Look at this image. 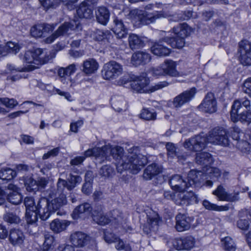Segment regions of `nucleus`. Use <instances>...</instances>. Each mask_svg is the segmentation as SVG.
<instances>
[{"instance_id":"obj_25","label":"nucleus","mask_w":251,"mask_h":251,"mask_svg":"<svg viewBox=\"0 0 251 251\" xmlns=\"http://www.w3.org/2000/svg\"><path fill=\"white\" fill-rule=\"evenodd\" d=\"M70 240L74 247L81 248L87 244L88 237L85 234L77 231L70 235Z\"/></svg>"},{"instance_id":"obj_50","label":"nucleus","mask_w":251,"mask_h":251,"mask_svg":"<svg viewBox=\"0 0 251 251\" xmlns=\"http://www.w3.org/2000/svg\"><path fill=\"white\" fill-rule=\"evenodd\" d=\"M31 35L34 37H41L44 34L43 26L41 24L36 25L30 29Z\"/></svg>"},{"instance_id":"obj_15","label":"nucleus","mask_w":251,"mask_h":251,"mask_svg":"<svg viewBox=\"0 0 251 251\" xmlns=\"http://www.w3.org/2000/svg\"><path fill=\"white\" fill-rule=\"evenodd\" d=\"M93 9L92 1L85 0L79 4L76 14L80 18L91 19L93 17Z\"/></svg>"},{"instance_id":"obj_36","label":"nucleus","mask_w":251,"mask_h":251,"mask_svg":"<svg viewBox=\"0 0 251 251\" xmlns=\"http://www.w3.org/2000/svg\"><path fill=\"white\" fill-rule=\"evenodd\" d=\"M69 225L68 221L55 219L50 224V228L54 232L58 233L64 230Z\"/></svg>"},{"instance_id":"obj_23","label":"nucleus","mask_w":251,"mask_h":251,"mask_svg":"<svg viewBox=\"0 0 251 251\" xmlns=\"http://www.w3.org/2000/svg\"><path fill=\"white\" fill-rule=\"evenodd\" d=\"M169 183L172 189L176 191H184L189 188L187 182L179 175L173 176L170 179Z\"/></svg>"},{"instance_id":"obj_62","label":"nucleus","mask_w":251,"mask_h":251,"mask_svg":"<svg viewBox=\"0 0 251 251\" xmlns=\"http://www.w3.org/2000/svg\"><path fill=\"white\" fill-rule=\"evenodd\" d=\"M41 56V59H40V66L42 64H44L48 63L50 60L54 57L55 55L53 53H50L49 54H46L44 57Z\"/></svg>"},{"instance_id":"obj_4","label":"nucleus","mask_w":251,"mask_h":251,"mask_svg":"<svg viewBox=\"0 0 251 251\" xmlns=\"http://www.w3.org/2000/svg\"><path fill=\"white\" fill-rule=\"evenodd\" d=\"M81 181L82 178L80 176L73 175L72 174H70L67 180L59 178L56 183V188L51 187L48 190L49 196L51 198L56 197L57 195L66 197L64 193L65 188H66L69 191H71L75 187L77 183H80Z\"/></svg>"},{"instance_id":"obj_35","label":"nucleus","mask_w":251,"mask_h":251,"mask_svg":"<svg viewBox=\"0 0 251 251\" xmlns=\"http://www.w3.org/2000/svg\"><path fill=\"white\" fill-rule=\"evenodd\" d=\"M128 39L129 46L131 50L138 49L144 47L145 45L143 38L137 34H130Z\"/></svg>"},{"instance_id":"obj_60","label":"nucleus","mask_w":251,"mask_h":251,"mask_svg":"<svg viewBox=\"0 0 251 251\" xmlns=\"http://www.w3.org/2000/svg\"><path fill=\"white\" fill-rule=\"evenodd\" d=\"M237 147L242 151H246L249 149V143L243 140L238 141L236 144Z\"/></svg>"},{"instance_id":"obj_48","label":"nucleus","mask_w":251,"mask_h":251,"mask_svg":"<svg viewBox=\"0 0 251 251\" xmlns=\"http://www.w3.org/2000/svg\"><path fill=\"white\" fill-rule=\"evenodd\" d=\"M140 119L146 120H154L156 119V113L151 111H142L139 115Z\"/></svg>"},{"instance_id":"obj_54","label":"nucleus","mask_w":251,"mask_h":251,"mask_svg":"<svg viewBox=\"0 0 251 251\" xmlns=\"http://www.w3.org/2000/svg\"><path fill=\"white\" fill-rule=\"evenodd\" d=\"M118 237L113 233L106 230L104 231L103 238L105 241L108 243H116Z\"/></svg>"},{"instance_id":"obj_18","label":"nucleus","mask_w":251,"mask_h":251,"mask_svg":"<svg viewBox=\"0 0 251 251\" xmlns=\"http://www.w3.org/2000/svg\"><path fill=\"white\" fill-rule=\"evenodd\" d=\"M213 194L220 201L233 202L239 199L238 192L234 194H228L222 185H219L217 189L213 192Z\"/></svg>"},{"instance_id":"obj_24","label":"nucleus","mask_w":251,"mask_h":251,"mask_svg":"<svg viewBox=\"0 0 251 251\" xmlns=\"http://www.w3.org/2000/svg\"><path fill=\"white\" fill-rule=\"evenodd\" d=\"M92 35L94 39L104 44L113 43L112 42L113 36L111 32L108 30L96 29L93 32Z\"/></svg>"},{"instance_id":"obj_13","label":"nucleus","mask_w":251,"mask_h":251,"mask_svg":"<svg viewBox=\"0 0 251 251\" xmlns=\"http://www.w3.org/2000/svg\"><path fill=\"white\" fill-rule=\"evenodd\" d=\"M196 92V89L195 88H192L176 96L173 101L174 107L180 108L183 105L189 102L194 98Z\"/></svg>"},{"instance_id":"obj_51","label":"nucleus","mask_w":251,"mask_h":251,"mask_svg":"<svg viewBox=\"0 0 251 251\" xmlns=\"http://www.w3.org/2000/svg\"><path fill=\"white\" fill-rule=\"evenodd\" d=\"M38 213L35 210L26 211L25 217L28 224H32L37 220Z\"/></svg>"},{"instance_id":"obj_47","label":"nucleus","mask_w":251,"mask_h":251,"mask_svg":"<svg viewBox=\"0 0 251 251\" xmlns=\"http://www.w3.org/2000/svg\"><path fill=\"white\" fill-rule=\"evenodd\" d=\"M250 107V101L248 100L241 101L240 100H236L234 101L231 110H239L241 108H245L248 109Z\"/></svg>"},{"instance_id":"obj_20","label":"nucleus","mask_w":251,"mask_h":251,"mask_svg":"<svg viewBox=\"0 0 251 251\" xmlns=\"http://www.w3.org/2000/svg\"><path fill=\"white\" fill-rule=\"evenodd\" d=\"M151 59V55L147 52L138 51L134 52L131 57L130 63L134 66L144 65Z\"/></svg>"},{"instance_id":"obj_56","label":"nucleus","mask_w":251,"mask_h":251,"mask_svg":"<svg viewBox=\"0 0 251 251\" xmlns=\"http://www.w3.org/2000/svg\"><path fill=\"white\" fill-rule=\"evenodd\" d=\"M26 189L29 192L33 191L37 189V181L33 179H29L25 183Z\"/></svg>"},{"instance_id":"obj_33","label":"nucleus","mask_w":251,"mask_h":251,"mask_svg":"<svg viewBox=\"0 0 251 251\" xmlns=\"http://www.w3.org/2000/svg\"><path fill=\"white\" fill-rule=\"evenodd\" d=\"M82 72L87 75L95 73L99 67L98 63L94 59H88L82 64Z\"/></svg>"},{"instance_id":"obj_5","label":"nucleus","mask_w":251,"mask_h":251,"mask_svg":"<svg viewBox=\"0 0 251 251\" xmlns=\"http://www.w3.org/2000/svg\"><path fill=\"white\" fill-rule=\"evenodd\" d=\"M149 80L146 77L140 76L136 77L130 82V86L132 90L139 93H150L161 89L168 85L166 81L159 82L153 86L148 87Z\"/></svg>"},{"instance_id":"obj_1","label":"nucleus","mask_w":251,"mask_h":251,"mask_svg":"<svg viewBox=\"0 0 251 251\" xmlns=\"http://www.w3.org/2000/svg\"><path fill=\"white\" fill-rule=\"evenodd\" d=\"M109 152L117 161L116 168L120 173L129 170L132 174H137L148 162L147 157L140 153L137 146H133L125 151L120 146L110 145Z\"/></svg>"},{"instance_id":"obj_39","label":"nucleus","mask_w":251,"mask_h":251,"mask_svg":"<svg viewBox=\"0 0 251 251\" xmlns=\"http://www.w3.org/2000/svg\"><path fill=\"white\" fill-rule=\"evenodd\" d=\"M92 208L90 204L84 203L77 206L73 212V214L76 218L80 217L81 214H89L92 211Z\"/></svg>"},{"instance_id":"obj_7","label":"nucleus","mask_w":251,"mask_h":251,"mask_svg":"<svg viewBox=\"0 0 251 251\" xmlns=\"http://www.w3.org/2000/svg\"><path fill=\"white\" fill-rule=\"evenodd\" d=\"M75 29H81V26L77 21H73L70 22H65L60 25L57 29L51 35L44 39L46 44H51L58 37L69 34L70 31Z\"/></svg>"},{"instance_id":"obj_61","label":"nucleus","mask_w":251,"mask_h":251,"mask_svg":"<svg viewBox=\"0 0 251 251\" xmlns=\"http://www.w3.org/2000/svg\"><path fill=\"white\" fill-rule=\"evenodd\" d=\"M243 91L251 97V78L247 79L243 87Z\"/></svg>"},{"instance_id":"obj_58","label":"nucleus","mask_w":251,"mask_h":251,"mask_svg":"<svg viewBox=\"0 0 251 251\" xmlns=\"http://www.w3.org/2000/svg\"><path fill=\"white\" fill-rule=\"evenodd\" d=\"M53 91L55 94H57L62 97H64L65 99L69 101H72L73 100L72 96L69 92L61 91L56 88H53Z\"/></svg>"},{"instance_id":"obj_32","label":"nucleus","mask_w":251,"mask_h":251,"mask_svg":"<svg viewBox=\"0 0 251 251\" xmlns=\"http://www.w3.org/2000/svg\"><path fill=\"white\" fill-rule=\"evenodd\" d=\"M176 63L172 60L167 59L162 64V67L166 75L171 76L178 75V72L176 69Z\"/></svg>"},{"instance_id":"obj_21","label":"nucleus","mask_w":251,"mask_h":251,"mask_svg":"<svg viewBox=\"0 0 251 251\" xmlns=\"http://www.w3.org/2000/svg\"><path fill=\"white\" fill-rule=\"evenodd\" d=\"M7 191L5 192L7 194V200L11 203L17 205L22 201V197L19 192V189L13 184H9L7 186Z\"/></svg>"},{"instance_id":"obj_27","label":"nucleus","mask_w":251,"mask_h":251,"mask_svg":"<svg viewBox=\"0 0 251 251\" xmlns=\"http://www.w3.org/2000/svg\"><path fill=\"white\" fill-rule=\"evenodd\" d=\"M162 170V167L153 163L148 165L144 171L143 177L146 180H150L160 174Z\"/></svg>"},{"instance_id":"obj_38","label":"nucleus","mask_w":251,"mask_h":251,"mask_svg":"<svg viewBox=\"0 0 251 251\" xmlns=\"http://www.w3.org/2000/svg\"><path fill=\"white\" fill-rule=\"evenodd\" d=\"M93 220L98 224L100 225H105L108 224L111 220L109 217H107L101 211H95L93 214Z\"/></svg>"},{"instance_id":"obj_2","label":"nucleus","mask_w":251,"mask_h":251,"mask_svg":"<svg viewBox=\"0 0 251 251\" xmlns=\"http://www.w3.org/2000/svg\"><path fill=\"white\" fill-rule=\"evenodd\" d=\"M189 27L186 24H179L173 29V32L162 31L160 35L163 37L159 42L155 43L151 48V51L154 55L159 56L168 55L171 50L162 44L165 42L172 47L181 49L185 45L184 38L189 34Z\"/></svg>"},{"instance_id":"obj_12","label":"nucleus","mask_w":251,"mask_h":251,"mask_svg":"<svg viewBox=\"0 0 251 251\" xmlns=\"http://www.w3.org/2000/svg\"><path fill=\"white\" fill-rule=\"evenodd\" d=\"M239 59L243 65H251V44L247 40L239 43Z\"/></svg>"},{"instance_id":"obj_11","label":"nucleus","mask_w":251,"mask_h":251,"mask_svg":"<svg viewBox=\"0 0 251 251\" xmlns=\"http://www.w3.org/2000/svg\"><path fill=\"white\" fill-rule=\"evenodd\" d=\"M207 142V137L200 134L186 140L184 147L190 151H200L205 148Z\"/></svg>"},{"instance_id":"obj_10","label":"nucleus","mask_w":251,"mask_h":251,"mask_svg":"<svg viewBox=\"0 0 251 251\" xmlns=\"http://www.w3.org/2000/svg\"><path fill=\"white\" fill-rule=\"evenodd\" d=\"M123 72L122 66L114 61H110L103 66L101 72L102 77L105 79L115 78Z\"/></svg>"},{"instance_id":"obj_57","label":"nucleus","mask_w":251,"mask_h":251,"mask_svg":"<svg viewBox=\"0 0 251 251\" xmlns=\"http://www.w3.org/2000/svg\"><path fill=\"white\" fill-rule=\"evenodd\" d=\"M207 174H209L211 178H218L221 175V171L216 168H209L207 170Z\"/></svg>"},{"instance_id":"obj_63","label":"nucleus","mask_w":251,"mask_h":251,"mask_svg":"<svg viewBox=\"0 0 251 251\" xmlns=\"http://www.w3.org/2000/svg\"><path fill=\"white\" fill-rule=\"evenodd\" d=\"M243 133L240 132V129L237 127H234L233 128V132L232 133V137L233 139L237 140V142L240 140V137Z\"/></svg>"},{"instance_id":"obj_26","label":"nucleus","mask_w":251,"mask_h":251,"mask_svg":"<svg viewBox=\"0 0 251 251\" xmlns=\"http://www.w3.org/2000/svg\"><path fill=\"white\" fill-rule=\"evenodd\" d=\"M199 107L207 110L217 109V101L214 94L212 92L207 93Z\"/></svg>"},{"instance_id":"obj_6","label":"nucleus","mask_w":251,"mask_h":251,"mask_svg":"<svg viewBox=\"0 0 251 251\" xmlns=\"http://www.w3.org/2000/svg\"><path fill=\"white\" fill-rule=\"evenodd\" d=\"M164 17L163 14L157 13L155 14L148 13L147 12L138 9L131 10L128 14L130 19L136 27H140L142 25H148L155 22L156 19Z\"/></svg>"},{"instance_id":"obj_22","label":"nucleus","mask_w":251,"mask_h":251,"mask_svg":"<svg viewBox=\"0 0 251 251\" xmlns=\"http://www.w3.org/2000/svg\"><path fill=\"white\" fill-rule=\"evenodd\" d=\"M205 176L201 172L191 170L188 174L187 184L189 187L194 186L199 187L203 183V177Z\"/></svg>"},{"instance_id":"obj_46","label":"nucleus","mask_w":251,"mask_h":251,"mask_svg":"<svg viewBox=\"0 0 251 251\" xmlns=\"http://www.w3.org/2000/svg\"><path fill=\"white\" fill-rule=\"evenodd\" d=\"M223 248L226 251H235L236 247L232 240L229 237H226L222 240Z\"/></svg>"},{"instance_id":"obj_9","label":"nucleus","mask_w":251,"mask_h":251,"mask_svg":"<svg viewBox=\"0 0 251 251\" xmlns=\"http://www.w3.org/2000/svg\"><path fill=\"white\" fill-rule=\"evenodd\" d=\"M207 137L208 142L226 146L229 144L227 132L222 127H216L209 132Z\"/></svg>"},{"instance_id":"obj_3","label":"nucleus","mask_w":251,"mask_h":251,"mask_svg":"<svg viewBox=\"0 0 251 251\" xmlns=\"http://www.w3.org/2000/svg\"><path fill=\"white\" fill-rule=\"evenodd\" d=\"M47 193L49 195L48 191ZM52 198H54L50 201L44 198H41L36 205V211L42 220H47L52 213L67 203V197L63 195H57L56 197H51Z\"/></svg>"},{"instance_id":"obj_16","label":"nucleus","mask_w":251,"mask_h":251,"mask_svg":"<svg viewBox=\"0 0 251 251\" xmlns=\"http://www.w3.org/2000/svg\"><path fill=\"white\" fill-rule=\"evenodd\" d=\"M181 191L177 194L175 200L176 203L177 205H189L193 203H197L198 200L197 196L191 191L188 192Z\"/></svg>"},{"instance_id":"obj_49","label":"nucleus","mask_w":251,"mask_h":251,"mask_svg":"<svg viewBox=\"0 0 251 251\" xmlns=\"http://www.w3.org/2000/svg\"><path fill=\"white\" fill-rule=\"evenodd\" d=\"M0 103L5 106L8 108H14L18 104V102L14 99L8 98H0Z\"/></svg>"},{"instance_id":"obj_28","label":"nucleus","mask_w":251,"mask_h":251,"mask_svg":"<svg viewBox=\"0 0 251 251\" xmlns=\"http://www.w3.org/2000/svg\"><path fill=\"white\" fill-rule=\"evenodd\" d=\"M95 15L97 21L99 23L103 25L107 24L110 16V12L107 7L103 6L97 7Z\"/></svg>"},{"instance_id":"obj_37","label":"nucleus","mask_w":251,"mask_h":251,"mask_svg":"<svg viewBox=\"0 0 251 251\" xmlns=\"http://www.w3.org/2000/svg\"><path fill=\"white\" fill-rule=\"evenodd\" d=\"M196 161L198 164L207 166L210 164L213 160L210 153L203 152L197 154Z\"/></svg>"},{"instance_id":"obj_44","label":"nucleus","mask_w":251,"mask_h":251,"mask_svg":"<svg viewBox=\"0 0 251 251\" xmlns=\"http://www.w3.org/2000/svg\"><path fill=\"white\" fill-rule=\"evenodd\" d=\"M202 204L205 209L209 210L222 211L228 210V207L227 206H218L215 204L211 203L207 200L203 201Z\"/></svg>"},{"instance_id":"obj_43","label":"nucleus","mask_w":251,"mask_h":251,"mask_svg":"<svg viewBox=\"0 0 251 251\" xmlns=\"http://www.w3.org/2000/svg\"><path fill=\"white\" fill-rule=\"evenodd\" d=\"M16 176V173L9 168H4L0 170V178L3 180H9Z\"/></svg>"},{"instance_id":"obj_29","label":"nucleus","mask_w":251,"mask_h":251,"mask_svg":"<svg viewBox=\"0 0 251 251\" xmlns=\"http://www.w3.org/2000/svg\"><path fill=\"white\" fill-rule=\"evenodd\" d=\"M9 241L14 246H20L25 240L23 232L18 229H12L9 235Z\"/></svg>"},{"instance_id":"obj_34","label":"nucleus","mask_w":251,"mask_h":251,"mask_svg":"<svg viewBox=\"0 0 251 251\" xmlns=\"http://www.w3.org/2000/svg\"><path fill=\"white\" fill-rule=\"evenodd\" d=\"M115 24L113 30L118 38H123L126 36L127 31V29L121 20L115 18L114 20Z\"/></svg>"},{"instance_id":"obj_52","label":"nucleus","mask_w":251,"mask_h":251,"mask_svg":"<svg viewBox=\"0 0 251 251\" xmlns=\"http://www.w3.org/2000/svg\"><path fill=\"white\" fill-rule=\"evenodd\" d=\"M166 148L167 151V154L170 157H174L177 154V148L172 143H167L166 145Z\"/></svg>"},{"instance_id":"obj_14","label":"nucleus","mask_w":251,"mask_h":251,"mask_svg":"<svg viewBox=\"0 0 251 251\" xmlns=\"http://www.w3.org/2000/svg\"><path fill=\"white\" fill-rule=\"evenodd\" d=\"M76 70V65L75 64L69 65L66 68H61L58 70V75L60 77V81L64 84L71 83L72 86L74 83L71 75L75 73Z\"/></svg>"},{"instance_id":"obj_17","label":"nucleus","mask_w":251,"mask_h":251,"mask_svg":"<svg viewBox=\"0 0 251 251\" xmlns=\"http://www.w3.org/2000/svg\"><path fill=\"white\" fill-rule=\"evenodd\" d=\"M195 244V239L191 236L176 239L173 243L174 248L177 250L189 251L194 248Z\"/></svg>"},{"instance_id":"obj_53","label":"nucleus","mask_w":251,"mask_h":251,"mask_svg":"<svg viewBox=\"0 0 251 251\" xmlns=\"http://www.w3.org/2000/svg\"><path fill=\"white\" fill-rule=\"evenodd\" d=\"M24 204L26 207V211H31L36 210V205L32 197H26L24 200Z\"/></svg>"},{"instance_id":"obj_19","label":"nucleus","mask_w":251,"mask_h":251,"mask_svg":"<svg viewBox=\"0 0 251 251\" xmlns=\"http://www.w3.org/2000/svg\"><path fill=\"white\" fill-rule=\"evenodd\" d=\"M192 219L185 214H178L176 217L175 228L178 232L188 230L191 227Z\"/></svg>"},{"instance_id":"obj_42","label":"nucleus","mask_w":251,"mask_h":251,"mask_svg":"<svg viewBox=\"0 0 251 251\" xmlns=\"http://www.w3.org/2000/svg\"><path fill=\"white\" fill-rule=\"evenodd\" d=\"M114 169L109 165H104L101 167L99 174L101 177L106 178L112 177L114 175Z\"/></svg>"},{"instance_id":"obj_30","label":"nucleus","mask_w":251,"mask_h":251,"mask_svg":"<svg viewBox=\"0 0 251 251\" xmlns=\"http://www.w3.org/2000/svg\"><path fill=\"white\" fill-rule=\"evenodd\" d=\"M231 120L233 122H251V111H231Z\"/></svg>"},{"instance_id":"obj_40","label":"nucleus","mask_w":251,"mask_h":251,"mask_svg":"<svg viewBox=\"0 0 251 251\" xmlns=\"http://www.w3.org/2000/svg\"><path fill=\"white\" fill-rule=\"evenodd\" d=\"M2 48L3 52H5L4 56L6 55L8 53L16 54L21 49V47L18 44L12 42H7L5 46H2Z\"/></svg>"},{"instance_id":"obj_45","label":"nucleus","mask_w":251,"mask_h":251,"mask_svg":"<svg viewBox=\"0 0 251 251\" xmlns=\"http://www.w3.org/2000/svg\"><path fill=\"white\" fill-rule=\"evenodd\" d=\"M3 218L5 222L10 224H18L21 222L19 216L13 212L6 213Z\"/></svg>"},{"instance_id":"obj_8","label":"nucleus","mask_w":251,"mask_h":251,"mask_svg":"<svg viewBox=\"0 0 251 251\" xmlns=\"http://www.w3.org/2000/svg\"><path fill=\"white\" fill-rule=\"evenodd\" d=\"M43 50L40 49L28 50L25 53L23 59L26 63L30 64L25 67L26 71H32L39 68L40 59Z\"/></svg>"},{"instance_id":"obj_31","label":"nucleus","mask_w":251,"mask_h":251,"mask_svg":"<svg viewBox=\"0 0 251 251\" xmlns=\"http://www.w3.org/2000/svg\"><path fill=\"white\" fill-rule=\"evenodd\" d=\"M160 218L157 213L154 211L150 212L147 215V221L146 226L143 227V230L146 234H149L151 230V227L156 226L160 221Z\"/></svg>"},{"instance_id":"obj_64","label":"nucleus","mask_w":251,"mask_h":251,"mask_svg":"<svg viewBox=\"0 0 251 251\" xmlns=\"http://www.w3.org/2000/svg\"><path fill=\"white\" fill-rule=\"evenodd\" d=\"M92 188V183L85 182L82 188V191L86 195H89L91 193Z\"/></svg>"},{"instance_id":"obj_55","label":"nucleus","mask_w":251,"mask_h":251,"mask_svg":"<svg viewBox=\"0 0 251 251\" xmlns=\"http://www.w3.org/2000/svg\"><path fill=\"white\" fill-rule=\"evenodd\" d=\"M240 219L237 222V227L241 230H247L250 226L249 220L244 219V218H240Z\"/></svg>"},{"instance_id":"obj_41","label":"nucleus","mask_w":251,"mask_h":251,"mask_svg":"<svg viewBox=\"0 0 251 251\" xmlns=\"http://www.w3.org/2000/svg\"><path fill=\"white\" fill-rule=\"evenodd\" d=\"M97 149V151H95L94 156L96 158H100L101 160H103L104 159H107L108 156V149H110V145H106L101 148H95Z\"/></svg>"},{"instance_id":"obj_59","label":"nucleus","mask_w":251,"mask_h":251,"mask_svg":"<svg viewBox=\"0 0 251 251\" xmlns=\"http://www.w3.org/2000/svg\"><path fill=\"white\" fill-rule=\"evenodd\" d=\"M42 5L45 9H48L50 8L54 7L55 6L56 2L55 0H39Z\"/></svg>"}]
</instances>
